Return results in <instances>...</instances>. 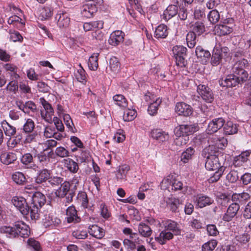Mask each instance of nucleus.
<instances>
[{"label":"nucleus","instance_id":"obj_4","mask_svg":"<svg viewBox=\"0 0 251 251\" xmlns=\"http://www.w3.org/2000/svg\"><path fill=\"white\" fill-rule=\"evenodd\" d=\"M195 84L197 86V92L201 98L206 102H212L214 99L212 90L206 85L196 81Z\"/></svg>","mask_w":251,"mask_h":251},{"label":"nucleus","instance_id":"obj_35","mask_svg":"<svg viewBox=\"0 0 251 251\" xmlns=\"http://www.w3.org/2000/svg\"><path fill=\"white\" fill-rule=\"evenodd\" d=\"M2 127L6 136L9 137L14 135L16 132V127L11 125L6 121L4 120L1 123Z\"/></svg>","mask_w":251,"mask_h":251},{"label":"nucleus","instance_id":"obj_52","mask_svg":"<svg viewBox=\"0 0 251 251\" xmlns=\"http://www.w3.org/2000/svg\"><path fill=\"white\" fill-rule=\"evenodd\" d=\"M77 200L78 201L81 203V205L84 208H87L88 203V200L87 195L85 192H80L77 196Z\"/></svg>","mask_w":251,"mask_h":251},{"label":"nucleus","instance_id":"obj_58","mask_svg":"<svg viewBox=\"0 0 251 251\" xmlns=\"http://www.w3.org/2000/svg\"><path fill=\"white\" fill-rule=\"evenodd\" d=\"M217 245L216 240H211L204 243L202 246V251H212Z\"/></svg>","mask_w":251,"mask_h":251},{"label":"nucleus","instance_id":"obj_16","mask_svg":"<svg viewBox=\"0 0 251 251\" xmlns=\"http://www.w3.org/2000/svg\"><path fill=\"white\" fill-rule=\"evenodd\" d=\"M124 36L125 34L122 31H115L110 34L108 42L112 46H117L124 41Z\"/></svg>","mask_w":251,"mask_h":251},{"label":"nucleus","instance_id":"obj_24","mask_svg":"<svg viewBox=\"0 0 251 251\" xmlns=\"http://www.w3.org/2000/svg\"><path fill=\"white\" fill-rule=\"evenodd\" d=\"M0 160L3 164L9 165L13 163L17 160V156L12 152H4L1 154Z\"/></svg>","mask_w":251,"mask_h":251},{"label":"nucleus","instance_id":"obj_64","mask_svg":"<svg viewBox=\"0 0 251 251\" xmlns=\"http://www.w3.org/2000/svg\"><path fill=\"white\" fill-rule=\"evenodd\" d=\"M238 178V172L235 170H231L226 176V179L230 183L236 182Z\"/></svg>","mask_w":251,"mask_h":251},{"label":"nucleus","instance_id":"obj_38","mask_svg":"<svg viewBox=\"0 0 251 251\" xmlns=\"http://www.w3.org/2000/svg\"><path fill=\"white\" fill-rule=\"evenodd\" d=\"M42 207L33 204L29 206V213L32 220H37L40 217V210Z\"/></svg>","mask_w":251,"mask_h":251},{"label":"nucleus","instance_id":"obj_34","mask_svg":"<svg viewBox=\"0 0 251 251\" xmlns=\"http://www.w3.org/2000/svg\"><path fill=\"white\" fill-rule=\"evenodd\" d=\"M205 31V27L204 24L201 21H198L192 25V31L196 35L200 36Z\"/></svg>","mask_w":251,"mask_h":251},{"label":"nucleus","instance_id":"obj_1","mask_svg":"<svg viewBox=\"0 0 251 251\" xmlns=\"http://www.w3.org/2000/svg\"><path fill=\"white\" fill-rule=\"evenodd\" d=\"M218 153V150L214 145H209L208 147L203 150L204 157L206 158L205 163V166L206 169L208 170L216 171L221 169L222 167L219 162V158L216 155Z\"/></svg>","mask_w":251,"mask_h":251},{"label":"nucleus","instance_id":"obj_26","mask_svg":"<svg viewBox=\"0 0 251 251\" xmlns=\"http://www.w3.org/2000/svg\"><path fill=\"white\" fill-rule=\"evenodd\" d=\"M173 234L170 232L167 231V230L162 231L158 237H156L155 239L161 245L166 243L167 241L173 238Z\"/></svg>","mask_w":251,"mask_h":251},{"label":"nucleus","instance_id":"obj_42","mask_svg":"<svg viewBox=\"0 0 251 251\" xmlns=\"http://www.w3.org/2000/svg\"><path fill=\"white\" fill-rule=\"evenodd\" d=\"M65 166L72 173H76L78 169V166L76 162L71 158L64 159Z\"/></svg>","mask_w":251,"mask_h":251},{"label":"nucleus","instance_id":"obj_46","mask_svg":"<svg viewBox=\"0 0 251 251\" xmlns=\"http://www.w3.org/2000/svg\"><path fill=\"white\" fill-rule=\"evenodd\" d=\"M226 167H222L221 169L216 170L214 174L210 176L208 181L209 183H212L217 182L220 179L221 177L222 176L223 173L226 170Z\"/></svg>","mask_w":251,"mask_h":251},{"label":"nucleus","instance_id":"obj_40","mask_svg":"<svg viewBox=\"0 0 251 251\" xmlns=\"http://www.w3.org/2000/svg\"><path fill=\"white\" fill-rule=\"evenodd\" d=\"M28 248L34 251H42L40 243L32 238H29L27 241Z\"/></svg>","mask_w":251,"mask_h":251},{"label":"nucleus","instance_id":"obj_56","mask_svg":"<svg viewBox=\"0 0 251 251\" xmlns=\"http://www.w3.org/2000/svg\"><path fill=\"white\" fill-rule=\"evenodd\" d=\"M136 112L133 109H127L125 110L123 115V119L125 121H131L136 116Z\"/></svg>","mask_w":251,"mask_h":251},{"label":"nucleus","instance_id":"obj_61","mask_svg":"<svg viewBox=\"0 0 251 251\" xmlns=\"http://www.w3.org/2000/svg\"><path fill=\"white\" fill-rule=\"evenodd\" d=\"M35 127L34 122L31 119H28L23 126V130L25 133H31Z\"/></svg>","mask_w":251,"mask_h":251},{"label":"nucleus","instance_id":"obj_3","mask_svg":"<svg viewBox=\"0 0 251 251\" xmlns=\"http://www.w3.org/2000/svg\"><path fill=\"white\" fill-rule=\"evenodd\" d=\"M97 2L95 0H86L81 7L82 16L90 18L97 11Z\"/></svg>","mask_w":251,"mask_h":251},{"label":"nucleus","instance_id":"obj_8","mask_svg":"<svg viewBox=\"0 0 251 251\" xmlns=\"http://www.w3.org/2000/svg\"><path fill=\"white\" fill-rule=\"evenodd\" d=\"M15 228L18 233V237L20 236L23 238H26L30 235L29 227L23 221L16 222Z\"/></svg>","mask_w":251,"mask_h":251},{"label":"nucleus","instance_id":"obj_15","mask_svg":"<svg viewBox=\"0 0 251 251\" xmlns=\"http://www.w3.org/2000/svg\"><path fill=\"white\" fill-rule=\"evenodd\" d=\"M66 219L69 223H77L80 221V218L77 216V211L74 206H71L67 209Z\"/></svg>","mask_w":251,"mask_h":251},{"label":"nucleus","instance_id":"obj_7","mask_svg":"<svg viewBox=\"0 0 251 251\" xmlns=\"http://www.w3.org/2000/svg\"><path fill=\"white\" fill-rule=\"evenodd\" d=\"M13 205L19 210L23 215H27L29 213V206L26 200L23 197H14L12 199Z\"/></svg>","mask_w":251,"mask_h":251},{"label":"nucleus","instance_id":"obj_62","mask_svg":"<svg viewBox=\"0 0 251 251\" xmlns=\"http://www.w3.org/2000/svg\"><path fill=\"white\" fill-rule=\"evenodd\" d=\"M137 243V240L135 241V240L131 239H125L123 241L124 246L130 251H132L136 248V244Z\"/></svg>","mask_w":251,"mask_h":251},{"label":"nucleus","instance_id":"obj_11","mask_svg":"<svg viewBox=\"0 0 251 251\" xmlns=\"http://www.w3.org/2000/svg\"><path fill=\"white\" fill-rule=\"evenodd\" d=\"M176 112L178 115L184 116H189L192 114L191 106L184 102H178L176 105Z\"/></svg>","mask_w":251,"mask_h":251},{"label":"nucleus","instance_id":"obj_59","mask_svg":"<svg viewBox=\"0 0 251 251\" xmlns=\"http://www.w3.org/2000/svg\"><path fill=\"white\" fill-rule=\"evenodd\" d=\"M207 17L210 22L213 24L217 23L220 19V14L216 10L210 11Z\"/></svg>","mask_w":251,"mask_h":251},{"label":"nucleus","instance_id":"obj_9","mask_svg":"<svg viewBox=\"0 0 251 251\" xmlns=\"http://www.w3.org/2000/svg\"><path fill=\"white\" fill-rule=\"evenodd\" d=\"M225 123V120L223 118H215L209 123L206 131L208 134L215 133L221 128Z\"/></svg>","mask_w":251,"mask_h":251},{"label":"nucleus","instance_id":"obj_37","mask_svg":"<svg viewBox=\"0 0 251 251\" xmlns=\"http://www.w3.org/2000/svg\"><path fill=\"white\" fill-rule=\"evenodd\" d=\"M195 151L192 147L187 148L186 151H183L181 155V161L184 163H186L192 158Z\"/></svg>","mask_w":251,"mask_h":251},{"label":"nucleus","instance_id":"obj_21","mask_svg":"<svg viewBox=\"0 0 251 251\" xmlns=\"http://www.w3.org/2000/svg\"><path fill=\"white\" fill-rule=\"evenodd\" d=\"M46 202L45 196L40 192H35L32 196L31 204L42 207Z\"/></svg>","mask_w":251,"mask_h":251},{"label":"nucleus","instance_id":"obj_45","mask_svg":"<svg viewBox=\"0 0 251 251\" xmlns=\"http://www.w3.org/2000/svg\"><path fill=\"white\" fill-rule=\"evenodd\" d=\"M161 102V100L158 98L155 101L151 103L149 105L148 109L149 114L151 116L156 115L157 113L158 107Z\"/></svg>","mask_w":251,"mask_h":251},{"label":"nucleus","instance_id":"obj_23","mask_svg":"<svg viewBox=\"0 0 251 251\" xmlns=\"http://www.w3.org/2000/svg\"><path fill=\"white\" fill-rule=\"evenodd\" d=\"M198 205L200 208L204 207L207 205H209L213 203L214 200L207 196L203 194L198 195L196 198Z\"/></svg>","mask_w":251,"mask_h":251},{"label":"nucleus","instance_id":"obj_10","mask_svg":"<svg viewBox=\"0 0 251 251\" xmlns=\"http://www.w3.org/2000/svg\"><path fill=\"white\" fill-rule=\"evenodd\" d=\"M240 209V205L237 202L231 203L228 207L226 212L223 215V220L226 222H229L236 215Z\"/></svg>","mask_w":251,"mask_h":251},{"label":"nucleus","instance_id":"obj_48","mask_svg":"<svg viewBox=\"0 0 251 251\" xmlns=\"http://www.w3.org/2000/svg\"><path fill=\"white\" fill-rule=\"evenodd\" d=\"M216 30L217 33H218L220 36H223L231 33L232 31V29L226 25L223 24L219 25L217 26Z\"/></svg>","mask_w":251,"mask_h":251},{"label":"nucleus","instance_id":"obj_53","mask_svg":"<svg viewBox=\"0 0 251 251\" xmlns=\"http://www.w3.org/2000/svg\"><path fill=\"white\" fill-rule=\"evenodd\" d=\"M64 181V178L58 176H50L48 183L52 187H57L59 186Z\"/></svg>","mask_w":251,"mask_h":251},{"label":"nucleus","instance_id":"obj_14","mask_svg":"<svg viewBox=\"0 0 251 251\" xmlns=\"http://www.w3.org/2000/svg\"><path fill=\"white\" fill-rule=\"evenodd\" d=\"M55 20H57V25L60 27L68 26L70 23V18L66 12L60 11L55 16Z\"/></svg>","mask_w":251,"mask_h":251},{"label":"nucleus","instance_id":"obj_57","mask_svg":"<svg viewBox=\"0 0 251 251\" xmlns=\"http://www.w3.org/2000/svg\"><path fill=\"white\" fill-rule=\"evenodd\" d=\"M179 9H178V16L181 20L184 21L187 19L188 16V10L186 7L183 4H177Z\"/></svg>","mask_w":251,"mask_h":251},{"label":"nucleus","instance_id":"obj_2","mask_svg":"<svg viewBox=\"0 0 251 251\" xmlns=\"http://www.w3.org/2000/svg\"><path fill=\"white\" fill-rule=\"evenodd\" d=\"M248 61L247 59H243L237 61L232 68V74L240 83L246 81L248 77V74L244 70L247 65Z\"/></svg>","mask_w":251,"mask_h":251},{"label":"nucleus","instance_id":"obj_47","mask_svg":"<svg viewBox=\"0 0 251 251\" xmlns=\"http://www.w3.org/2000/svg\"><path fill=\"white\" fill-rule=\"evenodd\" d=\"M98 55L97 54L92 55L88 60V65L90 70L95 71L98 67Z\"/></svg>","mask_w":251,"mask_h":251},{"label":"nucleus","instance_id":"obj_20","mask_svg":"<svg viewBox=\"0 0 251 251\" xmlns=\"http://www.w3.org/2000/svg\"><path fill=\"white\" fill-rule=\"evenodd\" d=\"M151 137L158 141L159 142L167 141L169 139V135L168 132L159 129H154L151 132Z\"/></svg>","mask_w":251,"mask_h":251},{"label":"nucleus","instance_id":"obj_18","mask_svg":"<svg viewBox=\"0 0 251 251\" xmlns=\"http://www.w3.org/2000/svg\"><path fill=\"white\" fill-rule=\"evenodd\" d=\"M40 102L46 111L45 116H44L43 112H41L42 117L46 121H48L46 118H48L47 116H48L49 118L51 119V116L54 113L53 108L48 101H47L44 98H41L40 99Z\"/></svg>","mask_w":251,"mask_h":251},{"label":"nucleus","instance_id":"obj_50","mask_svg":"<svg viewBox=\"0 0 251 251\" xmlns=\"http://www.w3.org/2000/svg\"><path fill=\"white\" fill-rule=\"evenodd\" d=\"M13 181L18 184L23 185L26 182V178L21 172H16L12 175Z\"/></svg>","mask_w":251,"mask_h":251},{"label":"nucleus","instance_id":"obj_32","mask_svg":"<svg viewBox=\"0 0 251 251\" xmlns=\"http://www.w3.org/2000/svg\"><path fill=\"white\" fill-rule=\"evenodd\" d=\"M129 166L127 165H124L119 167L116 174L118 180L126 179V175L129 171Z\"/></svg>","mask_w":251,"mask_h":251},{"label":"nucleus","instance_id":"obj_39","mask_svg":"<svg viewBox=\"0 0 251 251\" xmlns=\"http://www.w3.org/2000/svg\"><path fill=\"white\" fill-rule=\"evenodd\" d=\"M138 231L140 234L144 237H149L152 233V230L147 225L141 223L138 226Z\"/></svg>","mask_w":251,"mask_h":251},{"label":"nucleus","instance_id":"obj_29","mask_svg":"<svg viewBox=\"0 0 251 251\" xmlns=\"http://www.w3.org/2000/svg\"><path fill=\"white\" fill-rule=\"evenodd\" d=\"M168 35L167 26L161 24L158 25L155 29L154 37L156 38H165Z\"/></svg>","mask_w":251,"mask_h":251},{"label":"nucleus","instance_id":"obj_5","mask_svg":"<svg viewBox=\"0 0 251 251\" xmlns=\"http://www.w3.org/2000/svg\"><path fill=\"white\" fill-rule=\"evenodd\" d=\"M176 129V135L183 136L186 137L198 130L199 127L196 124L181 125Z\"/></svg>","mask_w":251,"mask_h":251},{"label":"nucleus","instance_id":"obj_19","mask_svg":"<svg viewBox=\"0 0 251 251\" xmlns=\"http://www.w3.org/2000/svg\"><path fill=\"white\" fill-rule=\"evenodd\" d=\"M51 175V171L46 168L40 170L37 173V175L35 178V181L37 183L40 184L42 182L48 181Z\"/></svg>","mask_w":251,"mask_h":251},{"label":"nucleus","instance_id":"obj_12","mask_svg":"<svg viewBox=\"0 0 251 251\" xmlns=\"http://www.w3.org/2000/svg\"><path fill=\"white\" fill-rule=\"evenodd\" d=\"M173 179V176L169 175L166 178H164L162 181V183L163 184H165V186L167 187L169 185H171L172 187V189L174 190L175 191H176L178 190H181L182 188V183L176 179Z\"/></svg>","mask_w":251,"mask_h":251},{"label":"nucleus","instance_id":"obj_6","mask_svg":"<svg viewBox=\"0 0 251 251\" xmlns=\"http://www.w3.org/2000/svg\"><path fill=\"white\" fill-rule=\"evenodd\" d=\"M53 155L52 151H47V149L44 150L42 151L37 153L35 157H37L38 162L43 167H48L51 163V158Z\"/></svg>","mask_w":251,"mask_h":251},{"label":"nucleus","instance_id":"obj_43","mask_svg":"<svg viewBox=\"0 0 251 251\" xmlns=\"http://www.w3.org/2000/svg\"><path fill=\"white\" fill-rule=\"evenodd\" d=\"M166 202L172 212H176L180 204L179 200L174 197L169 198Z\"/></svg>","mask_w":251,"mask_h":251},{"label":"nucleus","instance_id":"obj_36","mask_svg":"<svg viewBox=\"0 0 251 251\" xmlns=\"http://www.w3.org/2000/svg\"><path fill=\"white\" fill-rule=\"evenodd\" d=\"M113 100L115 103L122 108L127 107L128 102L125 97L121 94H117L113 96Z\"/></svg>","mask_w":251,"mask_h":251},{"label":"nucleus","instance_id":"obj_28","mask_svg":"<svg viewBox=\"0 0 251 251\" xmlns=\"http://www.w3.org/2000/svg\"><path fill=\"white\" fill-rule=\"evenodd\" d=\"M60 185L61 186L56 192V195L57 197L63 198L67 195L68 192H71L70 191V184L69 182L64 181Z\"/></svg>","mask_w":251,"mask_h":251},{"label":"nucleus","instance_id":"obj_54","mask_svg":"<svg viewBox=\"0 0 251 251\" xmlns=\"http://www.w3.org/2000/svg\"><path fill=\"white\" fill-rule=\"evenodd\" d=\"M251 152L250 151H246L242 152L239 156H237L236 159H235L234 161L235 166H237L239 165V163H238V161H241L243 163L246 162L248 160V157L249 156Z\"/></svg>","mask_w":251,"mask_h":251},{"label":"nucleus","instance_id":"obj_41","mask_svg":"<svg viewBox=\"0 0 251 251\" xmlns=\"http://www.w3.org/2000/svg\"><path fill=\"white\" fill-rule=\"evenodd\" d=\"M165 227L167 230H171L175 235H177L180 234V230L177 226V223L172 220H168L165 223Z\"/></svg>","mask_w":251,"mask_h":251},{"label":"nucleus","instance_id":"obj_27","mask_svg":"<svg viewBox=\"0 0 251 251\" xmlns=\"http://www.w3.org/2000/svg\"><path fill=\"white\" fill-rule=\"evenodd\" d=\"M103 26V22L102 21H97L85 23L83 24V28L85 31H88L95 28L101 29Z\"/></svg>","mask_w":251,"mask_h":251},{"label":"nucleus","instance_id":"obj_55","mask_svg":"<svg viewBox=\"0 0 251 251\" xmlns=\"http://www.w3.org/2000/svg\"><path fill=\"white\" fill-rule=\"evenodd\" d=\"M109 67L110 70L114 72H117L120 70V63L117 58L113 57L109 60Z\"/></svg>","mask_w":251,"mask_h":251},{"label":"nucleus","instance_id":"obj_31","mask_svg":"<svg viewBox=\"0 0 251 251\" xmlns=\"http://www.w3.org/2000/svg\"><path fill=\"white\" fill-rule=\"evenodd\" d=\"M250 198V195L246 192L241 193H234L232 196V200L236 202H239L244 203Z\"/></svg>","mask_w":251,"mask_h":251},{"label":"nucleus","instance_id":"obj_44","mask_svg":"<svg viewBox=\"0 0 251 251\" xmlns=\"http://www.w3.org/2000/svg\"><path fill=\"white\" fill-rule=\"evenodd\" d=\"M223 57V56L220 53L219 49H214L211 60L212 65L213 66L218 65L220 63Z\"/></svg>","mask_w":251,"mask_h":251},{"label":"nucleus","instance_id":"obj_13","mask_svg":"<svg viewBox=\"0 0 251 251\" xmlns=\"http://www.w3.org/2000/svg\"><path fill=\"white\" fill-rule=\"evenodd\" d=\"M241 83L233 74L227 75L225 79H222L219 80L220 85L223 87H233Z\"/></svg>","mask_w":251,"mask_h":251},{"label":"nucleus","instance_id":"obj_49","mask_svg":"<svg viewBox=\"0 0 251 251\" xmlns=\"http://www.w3.org/2000/svg\"><path fill=\"white\" fill-rule=\"evenodd\" d=\"M186 40L189 48H194L196 44V35L193 32H189L186 35Z\"/></svg>","mask_w":251,"mask_h":251},{"label":"nucleus","instance_id":"obj_17","mask_svg":"<svg viewBox=\"0 0 251 251\" xmlns=\"http://www.w3.org/2000/svg\"><path fill=\"white\" fill-rule=\"evenodd\" d=\"M21 161L26 168L35 169L38 168L34 161L33 156L30 153L24 154L21 157Z\"/></svg>","mask_w":251,"mask_h":251},{"label":"nucleus","instance_id":"obj_33","mask_svg":"<svg viewBox=\"0 0 251 251\" xmlns=\"http://www.w3.org/2000/svg\"><path fill=\"white\" fill-rule=\"evenodd\" d=\"M89 232L93 236L98 239L102 238L104 235L103 229L97 225H93L89 228Z\"/></svg>","mask_w":251,"mask_h":251},{"label":"nucleus","instance_id":"obj_25","mask_svg":"<svg viewBox=\"0 0 251 251\" xmlns=\"http://www.w3.org/2000/svg\"><path fill=\"white\" fill-rule=\"evenodd\" d=\"M178 5L174 2V4L169 5L164 12V18L168 20L174 17L178 13Z\"/></svg>","mask_w":251,"mask_h":251},{"label":"nucleus","instance_id":"obj_30","mask_svg":"<svg viewBox=\"0 0 251 251\" xmlns=\"http://www.w3.org/2000/svg\"><path fill=\"white\" fill-rule=\"evenodd\" d=\"M224 132L226 135H232L238 131V126L231 121H228L224 126Z\"/></svg>","mask_w":251,"mask_h":251},{"label":"nucleus","instance_id":"obj_60","mask_svg":"<svg viewBox=\"0 0 251 251\" xmlns=\"http://www.w3.org/2000/svg\"><path fill=\"white\" fill-rule=\"evenodd\" d=\"M187 48L182 46H176L174 47L173 51L175 56H184L186 54Z\"/></svg>","mask_w":251,"mask_h":251},{"label":"nucleus","instance_id":"obj_51","mask_svg":"<svg viewBox=\"0 0 251 251\" xmlns=\"http://www.w3.org/2000/svg\"><path fill=\"white\" fill-rule=\"evenodd\" d=\"M195 53L198 58H209L211 56V54L208 50H204L201 46H198L196 48Z\"/></svg>","mask_w":251,"mask_h":251},{"label":"nucleus","instance_id":"obj_63","mask_svg":"<svg viewBox=\"0 0 251 251\" xmlns=\"http://www.w3.org/2000/svg\"><path fill=\"white\" fill-rule=\"evenodd\" d=\"M55 154L58 157L64 158L69 156V152L63 147H58L56 148Z\"/></svg>","mask_w":251,"mask_h":251},{"label":"nucleus","instance_id":"obj_22","mask_svg":"<svg viewBox=\"0 0 251 251\" xmlns=\"http://www.w3.org/2000/svg\"><path fill=\"white\" fill-rule=\"evenodd\" d=\"M0 232L5 234L6 236L10 238H15L18 237V233L15 228V223L13 226H2L0 227Z\"/></svg>","mask_w":251,"mask_h":251}]
</instances>
